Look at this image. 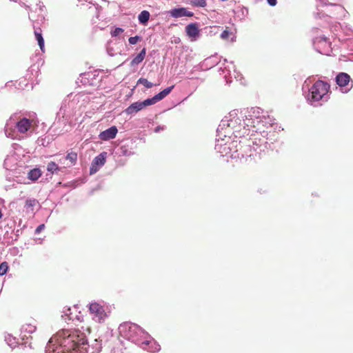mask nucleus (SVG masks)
I'll return each mask as SVG.
<instances>
[{
  "label": "nucleus",
  "instance_id": "obj_1",
  "mask_svg": "<svg viewBox=\"0 0 353 353\" xmlns=\"http://www.w3.org/2000/svg\"><path fill=\"white\" fill-rule=\"evenodd\" d=\"M268 132L263 131L253 138L235 140L231 136L224 137L216 132L214 150L223 157L239 159L241 163L256 162L268 150Z\"/></svg>",
  "mask_w": 353,
  "mask_h": 353
},
{
  "label": "nucleus",
  "instance_id": "obj_2",
  "mask_svg": "<svg viewBox=\"0 0 353 353\" xmlns=\"http://www.w3.org/2000/svg\"><path fill=\"white\" fill-rule=\"evenodd\" d=\"M96 339L90 343L85 333L80 330H61L50 339L46 353H100L102 343Z\"/></svg>",
  "mask_w": 353,
  "mask_h": 353
},
{
  "label": "nucleus",
  "instance_id": "obj_3",
  "mask_svg": "<svg viewBox=\"0 0 353 353\" xmlns=\"http://www.w3.org/2000/svg\"><path fill=\"white\" fill-rule=\"evenodd\" d=\"M241 117L243 118V128H248L250 129V132H255L252 134L250 138H253L257 133L261 134L263 131L268 132V134L266 137L270 138L268 139V148H271V144H273L274 139L271 134V131H268V129L273 128L275 119L259 107L241 110Z\"/></svg>",
  "mask_w": 353,
  "mask_h": 353
},
{
  "label": "nucleus",
  "instance_id": "obj_4",
  "mask_svg": "<svg viewBox=\"0 0 353 353\" xmlns=\"http://www.w3.org/2000/svg\"><path fill=\"white\" fill-rule=\"evenodd\" d=\"M120 335L128 341L136 344L143 350L150 352L160 350V345L139 325L130 322L121 323L119 327Z\"/></svg>",
  "mask_w": 353,
  "mask_h": 353
},
{
  "label": "nucleus",
  "instance_id": "obj_5",
  "mask_svg": "<svg viewBox=\"0 0 353 353\" xmlns=\"http://www.w3.org/2000/svg\"><path fill=\"white\" fill-rule=\"evenodd\" d=\"M216 132L219 136L234 137L233 139H245L249 135L250 129L243 128V118L241 117V111L239 114L236 110L230 112L228 116L225 117L219 125Z\"/></svg>",
  "mask_w": 353,
  "mask_h": 353
},
{
  "label": "nucleus",
  "instance_id": "obj_6",
  "mask_svg": "<svg viewBox=\"0 0 353 353\" xmlns=\"http://www.w3.org/2000/svg\"><path fill=\"white\" fill-rule=\"evenodd\" d=\"M330 85L328 83L318 80L308 90L305 96L307 102L312 105H321L320 101H327Z\"/></svg>",
  "mask_w": 353,
  "mask_h": 353
},
{
  "label": "nucleus",
  "instance_id": "obj_7",
  "mask_svg": "<svg viewBox=\"0 0 353 353\" xmlns=\"http://www.w3.org/2000/svg\"><path fill=\"white\" fill-rule=\"evenodd\" d=\"M31 125L32 121L26 117L21 118L16 122L10 119L6 124L5 134L7 137L14 139L17 137L16 130L23 134L30 130Z\"/></svg>",
  "mask_w": 353,
  "mask_h": 353
},
{
  "label": "nucleus",
  "instance_id": "obj_8",
  "mask_svg": "<svg viewBox=\"0 0 353 353\" xmlns=\"http://www.w3.org/2000/svg\"><path fill=\"white\" fill-rule=\"evenodd\" d=\"M89 310L92 319L99 323H103L110 314L109 306L103 302H92Z\"/></svg>",
  "mask_w": 353,
  "mask_h": 353
},
{
  "label": "nucleus",
  "instance_id": "obj_9",
  "mask_svg": "<svg viewBox=\"0 0 353 353\" xmlns=\"http://www.w3.org/2000/svg\"><path fill=\"white\" fill-rule=\"evenodd\" d=\"M312 42L314 49L320 54L330 55L332 52L331 43L325 37H316Z\"/></svg>",
  "mask_w": 353,
  "mask_h": 353
},
{
  "label": "nucleus",
  "instance_id": "obj_10",
  "mask_svg": "<svg viewBox=\"0 0 353 353\" xmlns=\"http://www.w3.org/2000/svg\"><path fill=\"white\" fill-rule=\"evenodd\" d=\"M335 82L341 89H345L343 91L344 93L348 92L353 87V81L346 72H339L335 77Z\"/></svg>",
  "mask_w": 353,
  "mask_h": 353
},
{
  "label": "nucleus",
  "instance_id": "obj_11",
  "mask_svg": "<svg viewBox=\"0 0 353 353\" xmlns=\"http://www.w3.org/2000/svg\"><path fill=\"white\" fill-rule=\"evenodd\" d=\"M134 148L135 145L132 140H125L121 143L117 152L120 156L130 157L134 154Z\"/></svg>",
  "mask_w": 353,
  "mask_h": 353
},
{
  "label": "nucleus",
  "instance_id": "obj_12",
  "mask_svg": "<svg viewBox=\"0 0 353 353\" xmlns=\"http://www.w3.org/2000/svg\"><path fill=\"white\" fill-rule=\"evenodd\" d=\"M185 33L191 41H197L201 37L199 23L195 22L186 26Z\"/></svg>",
  "mask_w": 353,
  "mask_h": 353
},
{
  "label": "nucleus",
  "instance_id": "obj_13",
  "mask_svg": "<svg viewBox=\"0 0 353 353\" xmlns=\"http://www.w3.org/2000/svg\"><path fill=\"white\" fill-rule=\"evenodd\" d=\"M106 157L107 152H103L94 157L90 168V173L91 174L97 172L99 168L105 164Z\"/></svg>",
  "mask_w": 353,
  "mask_h": 353
},
{
  "label": "nucleus",
  "instance_id": "obj_14",
  "mask_svg": "<svg viewBox=\"0 0 353 353\" xmlns=\"http://www.w3.org/2000/svg\"><path fill=\"white\" fill-rule=\"evenodd\" d=\"M220 61V58L218 57L216 54H215L205 59L201 63H200L199 65V69L201 70H208L216 65Z\"/></svg>",
  "mask_w": 353,
  "mask_h": 353
},
{
  "label": "nucleus",
  "instance_id": "obj_15",
  "mask_svg": "<svg viewBox=\"0 0 353 353\" xmlns=\"http://www.w3.org/2000/svg\"><path fill=\"white\" fill-rule=\"evenodd\" d=\"M96 74L93 72H87L80 74L78 81L83 85H94Z\"/></svg>",
  "mask_w": 353,
  "mask_h": 353
},
{
  "label": "nucleus",
  "instance_id": "obj_16",
  "mask_svg": "<svg viewBox=\"0 0 353 353\" xmlns=\"http://www.w3.org/2000/svg\"><path fill=\"white\" fill-rule=\"evenodd\" d=\"M118 130L117 128L114 125L111 126L110 128L102 131L99 135V138L102 141H108L114 139L117 134Z\"/></svg>",
  "mask_w": 353,
  "mask_h": 353
},
{
  "label": "nucleus",
  "instance_id": "obj_17",
  "mask_svg": "<svg viewBox=\"0 0 353 353\" xmlns=\"http://www.w3.org/2000/svg\"><path fill=\"white\" fill-rule=\"evenodd\" d=\"M77 312V309L74 307L73 309L71 307H64L62 312L61 317L66 321H74L75 313Z\"/></svg>",
  "mask_w": 353,
  "mask_h": 353
},
{
  "label": "nucleus",
  "instance_id": "obj_18",
  "mask_svg": "<svg viewBox=\"0 0 353 353\" xmlns=\"http://www.w3.org/2000/svg\"><path fill=\"white\" fill-rule=\"evenodd\" d=\"M143 109L141 101H137L130 105L125 110L124 112L127 114H133Z\"/></svg>",
  "mask_w": 353,
  "mask_h": 353
},
{
  "label": "nucleus",
  "instance_id": "obj_19",
  "mask_svg": "<svg viewBox=\"0 0 353 353\" xmlns=\"http://www.w3.org/2000/svg\"><path fill=\"white\" fill-rule=\"evenodd\" d=\"M34 36L35 39L38 42V45L41 49V50L44 52H45V42L44 39L43 37L41 30L40 28L34 29Z\"/></svg>",
  "mask_w": 353,
  "mask_h": 353
},
{
  "label": "nucleus",
  "instance_id": "obj_20",
  "mask_svg": "<svg viewBox=\"0 0 353 353\" xmlns=\"http://www.w3.org/2000/svg\"><path fill=\"white\" fill-rule=\"evenodd\" d=\"M146 54V48H143L140 52L131 61L130 65L135 66L141 63L145 59Z\"/></svg>",
  "mask_w": 353,
  "mask_h": 353
},
{
  "label": "nucleus",
  "instance_id": "obj_21",
  "mask_svg": "<svg viewBox=\"0 0 353 353\" xmlns=\"http://www.w3.org/2000/svg\"><path fill=\"white\" fill-rule=\"evenodd\" d=\"M16 159L14 157L7 156L3 162V167L8 170H12L15 168Z\"/></svg>",
  "mask_w": 353,
  "mask_h": 353
},
{
  "label": "nucleus",
  "instance_id": "obj_22",
  "mask_svg": "<svg viewBox=\"0 0 353 353\" xmlns=\"http://www.w3.org/2000/svg\"><path fill=\"white\" fill-rule=\"evenodd\" d=\"M150 14L148 10H143L138 16V20L140 24L145 26L150 19Z\"/></svg>",
  "mask_w": 353,
  "mask_h": 353
},
{
  "label": "nucleus",
  "instance_id": "obj_23",
  "mask_svg": "<svg viewBox=\"0 0 353 353\" xmlns=\"http://www.w3.org/2000/svg\"><path fill=\"white\" fill-rule=\"evenodd\" d=\"M321 4H318L317 5V10L319 11V7L320 6H322L323 5H325V6H327V5H330L331 6H333L334 8H335V11L336 12V13H339V14H342V13H344L345 12V10L344 9V8L343 6H341V5L339 4H336V3H330L329 4L327 1H321L320 3Z\"/></svg>",
  "mask_w": 353,
  "mask_h": 353
},
{
  "label": "nucleus",
  "instance_id": "obj_24",
  "mask_svg": "<svg viewBox=\"0 0 353 353\" xmlns=\"http://www.w3.org/2000/svg\"><path fill=\"white\" fill-rule=\"evenodd\" d=\"M185 8H176L174 9H172L170 11V14L171 17L174 18H179L182 17H185Z\"/></svg>",
  "mask_w": 353,
  "mask_h": 353
},
{
  "label": "nucleus",
  "instance_id": "obj_25",
  "mask_svg": "<svg viewBox=\"0 0 353 353\" xmlns=\"http://www.w3.org/2000/svg\"><path fill=\"white\" fill-rule=\"evenodd\" d=\"M41 170L39 168H34L28 172V178L32 181H35L41 176Z\"/></svg>",
  "mask_w": 353,
  "mask_h": 353
},
{
  "label": "nucleus",
  "instance_id": "obj_26",
  "mask_svg": "<svg viewBox=\"0 0 353 353\" xmlns=\"http://www.w3.org/2000/svg\"><path fill=\"white\" fill-rule=\"evenodd\" d=\"M174 87V85L169 86L163 90L162 91H161L160 92H159L158 94H155L154 96L156 97L158 101L163 99L168 94H169L173 90Z\"/></svg>",
  "mask_w": 353,
  "mask_h": 353
},
{
  "label": "nucleus",
  "instance_id": "obj_27",
  "mask_svg": "<svg viewBox=\"0 0 353 353\" xmlns=\"http://www.w3.org/2000/svg\"><path fill=\"white\" fill-rule=\"evenodd\" d=\"M39 202L36 199L30 198L26 199L24 207L27 211L32 212L34 210L33 208Z\"/></svg>",
  "mask_w": 353,
  "mask_h": 353
},
{
  "label": "nucleus",
  "instance_id": "obj_28",
  "mask_svg": "<svg viewBox=\"0 0 353 353\" xmlns=\"http://www.w3.org/2000/svg\"><path fill=\"white\" fill-rule=\"evenodd\" d=\"M65 159L70 161V165H68V166L74 165L77 160V154L74 152H70L65 157Z\"/></svg>",
  "mask_w": 353,
  "mask_h": 353
},
{
  "label": "nucleus",
  "instance_id": "obj_29",
  "mask_svg": "<svg viewBox=\"0 0 353 353\" xmlns=\"http://www.w3.org/2000/svg\"><path fill=\"white\" fill-rule=\"evenodd\" d=\"M5 341L11 348L15 347L17 343L16 339L10 334L5 336Z\"/></svg>",
  "mask_w": 353,
  "mask_h": 353
},
{
  "label": "nucleus",
  "instance_id": "obj_30",
  "mask_svg": "<svg viewBox=\"0 0 353 353\" xmlns=\"http://www.w3.org/2000/svg\"><path fill=\"white\" fill-rule=\"evenodd\" d=\"M141 102H142V104H143V108H144L146 106L155 104L156 103L158 102V100L157 99L156 97L154 96L152 98H148V99H145V100H144L143 101H141Z\"/></svg>",
  "mask_w": 353,
  "mask_h": 353
},
{
  "label": "nucleus",
  "instance_id": "obj_31",
  "mask_svg": "<svg viewBox=\"0 0 353 353\" xmlns=\"http://www.w3.org/2000/svg\"><path fill=\"white\" fill-rule=\"evenodd\" d=\"M137 84H142L146 88H148V89L152 88L154 85V84L150 82L149 81H148V79H146L145 78H140L137 81Z\"/></svg>",
  "mask_w": 353,
  "mask_h": 353
},
{
  "label": "nucleus",
  "instance_id": "obj_32",
  "mask_svg": "<svg viewBox=\"0 0 353 353\" xmlns=\"http://www.w3.org/2000/svg\"><path fill=\"white\" fill-rule=\"evenodd\" d=\"M58 170H59L58 165L53 161L50 162L47 165V170L48 172H51L52 174H53L54 172H56Z\"/></svg>",
  "mask_w": 353,
  "mask_h": 353
},
{
  "label": "nucleus",
  "instance_id": "obj_33",
  "mask_svg": "<svg viewBox=\"0 0 353 353\" xmlns=\"http://www.w3.org/2000/svg\"><path fill=\"white\" fill-rule=\"evenodd\" d=\"M9 269L8 263L6 261L2 262L0 264V276L5 275Z\"/></svg>",
  "mask_w": 353,
  "mask_h": 353
},
{
  "label": "nucleus",
  "instance_id": "obj_34",
  "mask_svg": "<svg viewBox=\"0 0 353 353\" xmlns=\"http://www.w3.org/2000/svg\"><path fill=\"white\" fill-rule=\"evenodd\" d=\"M22 330L25 332L32 334L36 330V327L30 324H28L22 327Z\"/></svg>",
  "mask_w": 353,
  "mask_h": 353
},
{
  "label": "nucleus",
  "instance_id": "obj_35",
  "mask_svg": "<svg viewBox=\"0 0 353 353\" xmlns=\"http://www.w3.org/2000/svg\"><path fill=\"white\" fill-rule=\"evenodd\" d=\"M187 2L195 7L203 8V0H186Z\"/></svg>",
  "mask_w": 353,
  "mask_h": 353
},
{
  "label": "nucleus",
  "instance_id": "obj_36",
  "mask_svg": "<svg viewBox=\"0 0 353 353\" xmlns=\"http://www.w3.org/2000/svg\"><path fill=\"white\" fill-rule=\"evenodd\" d=\"M141 37L140 36L136 35L134 37H131L129 38L128 41L131 45H135L138 41H141Z\"/></svg>",
  "mask_w": 353,
  "mask_h": 353
},
{
  "label": "nucleus",
  "instance_id": "obj_37",
  "mask_svg": "<svg viewBox=\"0 0 353 353\" xmlns=\"http://www.w3.org/2000/svg\"><path fill=\"white\" fill-rule=\"evenodd\" d=\"M123 29L121 28H116L114 30L111 31V36L112 37H116L119 35L121 33L123 32Z\"/></svg>",
  "mask_w": 353,
  "mask_h": 353
},
{
  "label": "nucleus",
  "instance_id": "obj_38",
  "mask_svg": "<svg viewBox=\"0 0 353 353\" xmlns=\"http://www.w3.org/2000/svg\"><path fill=\"white\" fill-rule=\"evenodd\" d=\"M232 35V32L228 30H224L221 34V38L223 40H227L230 36Z\"/></svg>",
  "mask_w": 353,
  "mask_h": 353
},
{
  "label": "nucleus",
  "instance_id": "obj_39",
  "mask_svg": "<svg viewBox=\"0 0 353 353\" xmlns=\"http://www.w3.org/2000/svg\"><path fill=\"white\" fill-rule=\"evenodd\" d=\"M106 51H107V53L110 57H114L117 54V52H115V51H114V49L110 46V43H108V45L106 47Z\"/></svg>",
  "mask_w": 353,
  "mask_h": 353
},
{
  "label": "nucleus",
  "instance_id": "obj_40",
  "mask_svg": "<svg viewBox=\"0 0 353 353\" xmlns=\"http://www.w3.org/2000/svg\"><path fill=\"white\" fill-rule=\"evenodd\" d=\"M44 228H45V225H44V224H40V225H39L37 227V228H36V230H35V231H34V234H39L41 231H43V230H44Z\"/></svg>",
  "mask_w": 353,
  "mask_h": 353
},
{
  "label": "nucleus",
  "instance_id": "obj_41",
  "mask_svg": "<svg viewBox=\"0 0 353 353\" xmlns=\"http://www.w3.org/2000/svg\"><path fill=\"white\" fill-rule=\"evenodd\" d=\"M166 129V127L165 125H158L154 129V132L158 133L162 130H164Z\"/></svg>",
  "mask_w": 353,
  "mask_h": 353
},
{
  "label": "nucleus",
  "instance_id": "obj_42",
  "mask_svg": "<svg viewBox=\"0 0 353 353\" xmlns=\"http://www.w3.org/2000/svg\"><path fill=\"white\" fill-rule=\"evenodd\" d=\"M74 321L77 320L80 322L83 321V316L81 314V312H79L78 314H77V312H76L75 315H74Z\"/></svg>",
  "mask_w": 353,
  "mask_h": 353
},
{
  "label": "nucleus",
  "instance_id": "obj_43",
  "mask_svg": "<svg viewBox=\"0 0 353 353\" xmlns=\"http://www.w3.org/2000/svg\"><path fill=\"white\" fill-rule=\"evenodd\" d=\"M65 113V110H63V108L61 106L60 108V110H59V112L57 113V119H58L59 120H60V117L61 115H62V117H63V114Z\"/></svg>",
  "mask_w": 353,
  "mask_h": 353
},
{
  "label": "nucleus",
  "instance_id": "obj_44",
  "mask_svg": "<svg viewBox=\"0 0 353 353\" xmlns=\"http://www.w3.org/2000/svg\"><path fill=\"white\" fill-rule=\"evenodd\" d=\"M267 2L270 6H275L277 3V0H267Z\"/></svg>",
  "mask_w": 353,
  "mask_h": 353
},
{
  "label": "nucleus",
  "instance_id": "obj_45",
  "mask_svg": "<svg viewBox=\"0 0 353 353\" xmlns=\"http://www.w3.org/2000/svg\"><path fill=\"white\" fill-rule=\"evenodd\" d=\"M194 16V13L191 11H188L186 8H185V17H193Z\"/></svg>",
  "mask_w": 353,
  "mask_h": 353
},
{
  "label": "nucleus",
  "instance_id": "obj_46",
  "mask_svg": "<svg viewBox=\"0 0 353 353\" xmlns=\"http://www.w3.org/2000/svg\"><path fill=\"white\" fill-rule=\"evenodd\" d=\"M320 14H321V13L319 12H317L314 13V17L316 18H321V17Z\"/></svg>",
  "mask_w": 353,
  "mask_h": 353
},
{
  "label": "nucleus",
  "instance_id": "obj_47",
  "mask_svg": "<svg viewBox=\"0 0 353 353\" xmlns=\"http://www.w3.org/2000/svg\"><path fill=\"white\" fill-rule=\"evenodd\" d=\"M12 84H13V82H12V81H8V82H7V83H6V85H5V86H6V87H7V86H11V85H12Z\"/></svg>",
  "mask_w": 353,
  "mask_h": 353
},
{
  "label": "nucleus",
  "instance_id": "obj_48",
  "mask_svg": "<svg viewBox=\"0 0 353 353\" xmlns=\"http://www.w3.org/2000/svg\"><path fill=\"white\" fill-rule=\"evenodd\" d=\"M175 43H179L180 42V39L177 38L174 40Z\"/></svg>",
  "mask_w": 353,
  "mask_h": 353
},
{
  "label": "nucleus",
  "instance_id": "obj_49",
  "mask_svg": "<svg viewBox=\"0 0 353 353\" xmlns=\"http://www.w3.org/2000/svg\"><path fill=\"white\" fill-rule=\"evenodd\" d=\"M203 8H204L207 6V3H206L205 0H203Z\"/></svg>",
  "mask_w": 353,
  "mask_h": 353
},
{
  "label": "nucleus",
  "instance_id": "obj_50",
  "mask_svg": "<svg viewBox=\"0 0 353 353\" xmlns=\"http://www.w3.org/2000/svg\"><path fill=\"white\" fill-rule=\"evenodd\" d=\"M223 62H224V63H227V62H228V60H227L226 59H223Z\"/></svg>",
  "mask_w": 353,
  "mask_h": 353
},
{
  "label": "nucleus",
  "instance_id": "obj_51",
  "mask_svg": "<svg viewBox=\"0 0 353 353\" xmlns=\"http://www.w3.org/2000/svg\"><path fill=\"white\" fill-rule=\"evenodd\" d=\"M234 41V37H232L231 39V41Z\"/></svg>",
  "mask_w": 353,
  "mask_h": 353
}]
</instances>
